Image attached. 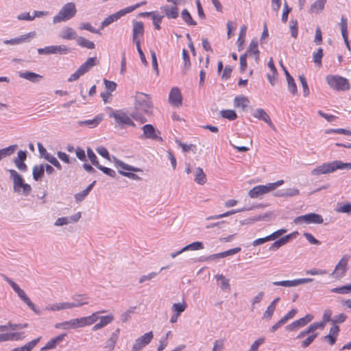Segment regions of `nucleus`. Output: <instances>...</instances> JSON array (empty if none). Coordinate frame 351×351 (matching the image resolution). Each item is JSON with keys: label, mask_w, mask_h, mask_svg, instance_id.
<instances>
[{"label": "nucleus", "mask_w": 351, "mask_h": 351, "mask_svg": "<svg viewBox=\"0 0 351 351\" xmlns=\"http://www.w3.org/2000/svg\"><path fill=\"white\" fill-rule=\"evenodd\" d=\"M134 108L136 112H133L132 117L136 121H141V123L146 122L147 119L140 115L138 111H141L148 116L152 114L153 105L150 96L143 93H136L134 97Z\"/></svg>", "instance_id": "f257e3e1"}, {"label": "nucleus", "mask_w": 351, "mask_h": 351, "mask_svg": "<svg viewBox=\"0 0 351 351\" xmlns=\"http://www.w3.org/2000/svg\"><path fill=\"white\" fill-rule=\"evenodd\" d=\"M351 169V162H343L341 160H334L330 162L323 163L311 171L313 176H319L335 171L336 170Z\"/></svg>", "instance_id": "f03ea898"}, {"label": "nucleus", "mask_w": 351, "mask_h": 351, "mask_svg": "<svg viewBox=\"0 0 351 351\" xmlns=\"http://www.w3.org/2000/svg\"><path fill=\"white\" fill-rule=\"evenodd\" d=\"M10 178L13 180V189L15 193H20L22 189V193L27 195L32 191V187L29 184L24 183L22 176L14 169H10Z\"/></svg>", "instance_id": "7ed1b4c3"}, {"label": "nucleus", "mask_w": 351, "mask_h": 351, "mask_svg": "<svg viewBox=\"0 0 351 351\" xmlns=\"http://www.w3.org/2000/svg\"><path fill=\"white\" fill-rule=\"evenodd\" d=\"M77 12L75 4L73 2L66 3L57 15L53 19V23H58L72 19Z\"/></svg>", "instance_id": "20e7f679"}, {"label": "nucleus", "mask_w": 351, "mask_h": 351, "mask_svg": "<svg viewBox=\"0 0 351 351\" xmlns=\"http://www.w3.org/2000/svg\"><path fill=\"white\" fill-rule=\"evenodd\" d=\"M284 183V180H280L276 182L268 183L265 185H258L253 187L248 192V195L251 198H257L270 191H274L277 187L281 186Z\"/></svg>", "instance_id": "39448f33"}, {"label": "nucleus", "mask_w": 351, "mask_h": 351, "mask_svg": "<svg viewBox=\"0 0 351 351\" xmlns=\"http://www.w3.org/2000/svg\"><path fill=\"white\" fill-rule=\"evenodd\" d=\"M326 82L330 88L338 91H345L350 89L348 80L339 75H328Z\"/></svg>", "instance_id": "423d86ee"}, {"label": "nucleus", "mask_w": 351, "mask_h": 351, "mask_svg": "<svg viewBox=\"0 0 351 351\" xmlns=\"http://www.w3.org/2000/svg\"><path fill=\"white\" fill-rule=\"evenodd\" d=\"M350 256L348 254H344L341 260L336 265L335 270L330 274V276L335 278H343L348 270V262Z\"/></svg>", "instance_id": "0eeeda50"}, {"label": "nucleus", "mask_w": 351, "mask_h": 351, "mask_svg": "<svg viewBox=\"0 0 351 351\" xmlns=\"http://www.w3.org/2000/svg\"><path fill=\"white\" fill-rule=\"evenodd\" d=\"M293 221L295 224H321L323 223V218L319 214L311 213L306 215L298 216L294 219Z\"/></svg>", "instance_id": "6e6552de"}, {"label": "nucleus", "mask_w": 351, "mask_h": 351, "mask_svg": "<svg viewBox=\"0 0 351 351\" xmlns=\"http://www.w3.org/2000/svg\"><path fill=\"white\" fill-rule=\"evenodd\" d=\"M154 334L152 331L148 332L136 339L130 351H141L153 339Z\"/></svg>", "instance_id": "1a4fd4ad"}, {"label": "nucleus", "mask_w": 351, "mask_h": 351, "mask_svg": "<svg viewBox=\"0 0 351 351\" xmlns=\"http://www.w3.org/2000/svg\"><path fill=\"white\" fill-rule=\"evenodd\" d=\"M37 51L40 55L66 54L69 51V49L65 45H52L39 48Z\"/></svg>", "instance_id": "9d476101"}, {"label": "nucleus", "mask_w": 351, "mask_h": 351, "mask_svg": "<svg viewBox=\"0 0 351 351\" xmlns=\"http://www.w3.org/2000/svg\"><path fill=\"white\" fill-rule=\"evenodd\" d=\"M313 319V316L311 314H307L304 317L295 320L291 324L287 325L285 327V329L287 331H296L299 328H301L310 323Z\"/></svg>", "instance_id": "9b49d317"}, {"label": "nucleus", "mask_w": 351, "mask_h": 351, "mask_svg": "<svg viewBox=\"0 0 351 351\" xmlns=\"http://www.w3.org/2000/svg\"><path fill=\"white\" fill-rule=\"evenodd\" d=\"M110 117H113L117 123H123L132 126L135 125L134 123L128 116V114L121 110L112 111L110 114Z\"/></svg>", "instance_id": "f8f14e48"}, {"label": "nucleus", "mask_w": 351, "mask_h": 351, "mask_svg": "<svg viewBox=\"0 0 351 351\" xmlns=\"http://www.w3.org/2000/svg\"><path fill=\"white\" fill-rule=\"evenodd\" d=\"M128 10L125 8H123L111 15H109L106 17L101 23L100 29H102L104 27L108 26L111 23L118 21L121 16L128 14Z\"/></svg>", "instance_id": "ddd939ff"}, {"label": "nucleus", "mask_w": 351, "mask_h": 351, "mask_svg": "<svg viewBox=\"0 0 351 351\" xmlns=\"http://www.w3.org/2000/svg\"><path fill=\"white\" fill-rule=\"evenodd\" d=\"M106 312V311L102 310L100 311L93 313L92 315H90L89 316L82 317L80 318H78L80 327V328L84 327V326H90V325L94 324L99 319V315L100 313H104Z\"/></svg>", "instance_id": "4468645a"}, {"label": "nucleus", "mask_w": 351, "mask_h": 351, "mask_svg": "<svg viewBox=\"0 0 351 351\" xmlns=\"http://www.w3.org/2000/svg\"><path fill=\"white\" fill-rule=\"evenodd\" d=\"M182 97L180 89L177 87L171 88L169 95V102L176 107H180L182 104Z\"/></svg>", "instance_id": "2eb2a0df"}, {"label": "nucleus", "mask_w": 351, "mask_h": 351, "mask_svg": "<svg viewBox=\"0 0 351 351\" xmlns=\"http://www.w3.org/2000/svg\"><path fill=\"white\" fill-rule=\"evenodd\" d=\"M252 116L256 119L265 121L273 130H276L269 116L263 108L256 109L252 113Z\"/></svg>", "instance_id": "dca6fc26"}, {"label": "nucleus", "mask_w": 351, "mask_h": 351, "mask_svg": "<svg viewBox=\"0 0 351 351\" xmlns=\"http://www.w3.org/2000/svg\"><path fill=\"white\" fill-rule=\"evenodd\" d=\"M132 26V40L135 43L136 41H140L138 37L144 34V24L141 21H133Z\"/></svg>", "instance_id": "f3484780"}, {"label": "nucleus", "mask_w": 351, "mask_h": 351, "mask_svg": "<svg viewBox=\"0 0 351 351\" xmlns=\"http://www.w3.org/2000/svg\"><path fill=\"white\" fill-rule=\"evenodd\" d=\"M56 328H60L63 330H71L76 329L80 327L78 318L72 319L69 321H65L60 323H57L55 325Z\"/></svg>", "instance_id": "a211bd4d"}, {"label": "nucleus", "mask_w": 351, "mask_h": 351, "mask_svg": "<svg viewBox=\"0 0 351 351\" xmlns=\"http://www.w3.org/2000/svg\"><path fill=\"white\" fill-rule=\"evenodd\" d=\"M143 136L145 138H150L152 140L162 141V138L158 136L154 127L151 124H146L143 126Z\"/></svg>", "instance_id": "6ab92c4d"}, {"label": "nucleus", "mask_w": 351, "mask_h": 351, "mask_svg": "<svg viewBox=\"0 0 351 351\" xmlns=\"http://www.w3.org/2000/svg\"><path fill=\"white\" fill-rule=\"evenodd\" d=\"M99 322L94 325L92 328L93 331H97L110 324L114 319V317L112 314H110L108 315L99 317Z\"/></svg>", "instance_id": "aec40b11"}, {"label": "nucleus", "mask_w": 351, "mask_h": 351, "mask_svg": "<svg viewBox=\"0 0 351 351\" xmlns=\"http://www.w3.org/2000/svg\"><path fill=\"white\" fill-rule=\"evenodd\" d=\"M75 308L73 302H58L53 304L45 308L46 311H58L61 310L70 309Z\"/></svg>", "instance_id": "412c9836"}, {"label": "nucleus", "mask_w": 351, "mask_h": 351, "mask_svg": "<svg viewBox=\"0 0 351 351\" xmlns=\"http://www.w3.org/2000/svg\"><path fill=\"white\" fill-rule=\"evenodd\" d=\"M35 32H29L27 34L21 36L19 38H12L10 40H5L3 43L5 45H18L26 42L29 38L34 37Z\"/></svg>", "instance_id": "4be33fe9"}, {"label": "nucleus", "mask_w": 351, "mask_h": 351, "mask_svg": "<svg viewBox=\"0 0 351 351\" xmlns=\"http://www.w3.org/2000/svg\"><path fill=\"white\" fill-rule=\"evenodd\" d=\"M194 181L195 182L200 185H204L206 182V176L202 168L196 167L195 169Z\"/></svg>", "instance_id": "5701e85b"}, {"label": "nucleus", "mask_w": 351, "mask_h": 351, "mask_svg": "<svg viewBox=\"0 0 351 351\" xmlns=\"http://www.w3.org/2000/svg\"><path fill=\"white\" fill-rule=\"evenodd\" d=\"M19 75L21 78L25 79L34 83L38 82L43 78L42 75L28 71L25 72H21Z\"/></svg>", "instance_id": "b1692460"}, {"label": "nucleus", "mask_w": 351, "mask_h": 351, "mask_svg": "<svg viewBox=\"0 0 351 351\" xmlns=\"http://www.w3.org/2000/svg\"><path fill=\"white\" fill-rule=\"evenodd\" d=\"M161 10L168 19H176L178 16V10L176 5H165Z\"/></svg>", "instance_id": "393cba45"}, {"label": "nucleus", "mask_w": 351, "mask_h": 351, "mask_svg": "<svg viewBox=\"0 0 351 351\" xmlns=\"http://www.w3.org/2000/svg\"><path fill=\"white\" fill-rule=\"evenodd\" d=\"M95 61L96 58H88L87 60L77 69L78 73L84 75L88 72L93 66L96 64Z\"/></svg>", "instance_id": "a878e982"}, {"label": "nucleus", "mask_w": 351, "mask_h": 351, "mask_svg": "<svg viewBox=\"0 0 351 351\" xmlns=\"http://www.w3.org/2000/svg\"><path fill=\"white\" fill-rule=\"evenodd\" d=\"M60 36L65 40H73L78 38L75 31L70 27L63 28Z\"/></svg>", "instance_id": "bb28decb"}, {"label": "nucleus", "mask_w": 351, "mask_h": 351, "mask_svg": "<svg viewBox=\"0 0 351 351\" xmlns=\"http://www.w3.org/2000/svg\"><path fill=\"white\" fill-rule=\"evenodd\" d=\"M18 296L36 313L40 314V311L36 309L34 304L30 300L27 296L23 290L21 289L19 292H16Z\"/></svg>", "instance_id": "cd10ccee"}, {"label": "nucleus", "mask_w": 351, "mask_h": 351, "mask_svg": "<svg viewBox=\"0 0 351 351\" xmlns=\"http://www.w3.org/2000/svg\"><path fill=\"white\" fill-rule=\"evenodd\" d=\"M113 159L116 167H119L123 170L130 171L132 172L142 171L141 169L128 165L115 157H114Z\"/></svg>", "instance_id": "c85d7f7f"}, {"label": "nucleus", "mask_w": 351, "mask_h": 351, "mask_svg": "<svg viewBox=\"0 0 351 351\" xmlns=\"http://www.w3.org/2000/svg\"><path fill=\"white\" fill-rule=\"evenodd\" d=\"M241 247H239L232 248V249L228 250L223 252L213 254V255L210 256L208 258H207V259H214V258H224V257H226L228 256L235 254L241 251Z\"/></svg>", "instance_id": "c756f323"}, {"label": "nucleus", "mask_w": 351, "mask_h": 351, "mask_svg": "<svg viewBox=\"0 0 351 351\" xmlns=\"http://www.w3.org/2000/svg\"><path fill=\"white\" fill-rule=\"evenodd\" d=\"M41 337H38L35 339H33L32 341L28 342L23 346L16 348L10 351H32V349L38 344V343L40 341Z\"/></svg>", "instance_id": "7c9ffc66"}, {"label": "nucleus", "mask_w": 351, "mask_h": 351, "mask_svg": "<svg viewBox=\"0 0 351 351\" xmlns=\"http://www.w3.org/2000/svg\"><path fill=\"white\" fill-rule=\"evenodd\" d=\"M72 299L73 300V302H72L75 305V308L80 307L88 304V302L87 301L88 297L86 295H75L72 297Z\"/></svg>", "instance_id": "2f4dec72"}, {"label": "nucleus", "mask_w": 351, "mask_h": 351, "mask_svg": "<svg viewBox=\"0 0 351 351\" xmlns=\"http://www.w3.org/2000/svg\"><path fill=\"white\" fill-rule=\"evenodd\" d=\"M215 278L217 281H220V288L223 291H229L230 290V285L229 280L226 278L223 274H218L215 276Z\"/></svg>", "instance_id": "473e14b6"}, {"label": "nucleus", "mask_w": 351, "mask_h": 351, "mask_svg": "<svg viewBox=\"0 0 351 351\" xmlns=\"http://www.w3.org/2000/svg\"><path fill=\"white\" fill-rule=\"evenodd\" d=\"M45 174V165H35L33 167L32 170V175L33 178L36 181L40 180Z\"/></svg>", "instance_id": "72a5a7b5"}, {"label": "nucleus", "mask_w": 351, "mask_h": 351, "mask_svg": "<svg viewBox=\"0 0 351 351\" xmlns=\"http://www.w3.org/2000/svg\"><path fill=\"white\" fill-rule=\"evenodd\" d=\"M249 99L244 96H237L234 99V106L237 108H241L243 110L248 106Z\"/></svg>", "instance_id": "f704fd0d"}, {"label": "nucleus", "mask_w": 351, "mask_h": 351, "mask_svg": "<svg viewBox=\"0 0 351 351\" xmlns=\"http://www.w3.org/2000/svg\"><path fill=\"white\" fill-rule=\"evenodd\" d=\"M103 119H104V116L102 114H99V115L96 116L93 119L81 121L80 123V125H86L89 126L90 128H95L97 125H98L99 124V123L103 120Z\"/></svg>", "instance_id": "c9c22d12"}, {"label": "nucleus", "mask_w": 351, "mask_h": 351, "mask_svg": "<svg viewBox=\"0 0 351 351\" xmlns=\"http://www.w3.org/2000/svg\"><path fill=\"white\" fill-rule=\"evenodd\" d=\"M286 78L287 81L289 90L293 95H295L298 93L297 86L293 77L290 75L289 71H286Z\"/></svg>", "instance_id": "e433bc0d"}, {"label": "nucleus", "mask_w": 351, "mask_h": 351, "mask_svg": "<svg viewBox=\"0 0 351 351\" xmlns=\"http://www.w3.org/2000/svg\"><path fill=\"white\" fill-rule=\"evenodd\" d=\"M96 183V181H93L91 184H90L84 190H83L82 192L77 193L75 195V199L76 202H82L86 196L88 195L89 192L93 189V186Z\"/></svg>", "instance_id": "4c0bfd02"}, {"label": "nucleus", "mask_w": 351, "mask_h": 351, "mask_svg": "<svg viewBox=\"0 0 351 351\" xmlns=\"http://www.w3.org/2000/svg\"><path fill=\"white\" fill-rule=\"evenodd\" d=\"M120 332L119 328H117L114 332L111 334L110 337L107 341L106 347L110 350H112L115 346V344L119 339V335Z\"/></svg>", "instance_id": "58836bf2"}, {"label": "nucleus", "mask_w": 351, "mask_h": 351, "mask_svg": "<svg viewBox=\"0 0 351 351\" xmlns=\"http://www.w3.org/2000/svg\"><path fill=\"white\" fill-rule=\"evenodd\" d=\"M65 336L66 334H61L52 338L46 343L47 348H49V350L56 348L57 345L63 341Z\"/></svg>", "instance_id": "ea45409f"}, {"label": "nucleus", "mask_w": 351, "mask_h": 351, "mask_svg": "<svg viewBox=\"0 0 351 351\" xmlns=\"http://www.w3.org/2000/svg\"><path fill=\"white\" fill-rule=\"evenodd\" d=\"M245 209H237V210H231L230 211H228L226 213H224L223 214H220V215H212V216H210V217H207L206 218V221H210V220H215V219H221L223 217H228L231 215H233V214H235L237 213H239V212H241L243 210H244Z\"/></svg>", "instance_id": "a19ab883"}, {"label": "nucleus", "mask_w": 351, "mask_h": 351, "mask_svg": "<svg viewBox=\"0 0 351 351\" xmlns=\"http://www.w3.org/2000/svg\"><path fill=\"white\" fill-rule=\"evenodd\" d=\"M77 43L78 45L82 47H86L90 49H93L95 47L93 42L88 40L86 38L82 36H78V38H77Z\"/></svg>", "instance_id": "79ce46f5"}, {"label": "nucleus", "mask_w": 351, "mask_h": 351, "mask_svg": "<svg viewBox=\"0 0 351 351\" xmlns=\"http://www.w3.org/2000/svg\"><path fill=\"white\" fill-rule=\"evenodd\" d=\"M327 0H317L315 1L310 8V12H318L319 11H322L324 5L326 3Z\"/></svg>", "instance_id": "37998d69"}, {"label": "nucleus", "mask_w": 351, "mask_h": 351, "mask_svg": "<svg viewBox=\"0 0 351 351\" xmlns=\"http://www.w3.org/2000/svg\"><path fill=\"white\" fill-rule=\"evenodd\" d=\"M181 17L184 21L189 25H196L197 23L193 19L191 14L186 9H184L181 12Z\"/></svg>", "instance_id": "c03bdc74"}, {"label": "nucleus", "mask_w": 351, "mask_h": 351, "mask_svg": "<svg viewBox=\"0 0 351 351\" xmlns=\"http://www.w3.org/2000/svg\"><path fill=\"white\" fill-rule=\"evenodd\" d=\"M204 248V244L201 241H195L183 247V250L188 251V250H199Z\"/></svg>", "instance_id": "a18cd8bd"}, {"label": "nucleus", "mask_w": 351, "mask_h": 351, "mask_svg": "<svg viewBox=\"0 0 351 351\" xmlns=\"http://www.w3.org/2000/svg\"><path fill=\"white\" fill-rule=\"evenodd\" d=\"M220 114L223 118L230 121H234L237 118V114L233 110H222Z\"/></svg>", "instance_id": "49530a36"}, {"label": "nucleus", "mask_w": 351, "mask_h": 351, "mask_svg": "<svg viewBox=\"0 0 351 351\" xmlns=\"http://www.w3.org/2000/svg\"><path fill=\"white\" fill-rule=\"evenodd\" d=\"M317 336L318 333H311L304 340L300 342V347L302 348H306L313 342Z\"/></svg>", "instance_id": "de8ad7c7"}, {"label": "nucleus", "mask_w": 351, "mask_h": 351, "mask_svg": "<svg viewBox=\"0 0 351 351\" xmlns=\"http://www.w3.org/2000/svg\"><path fill=\"white\" fill-rule=\"evenodd\" d=\"M335 210L339 213H346L348 215H351V204L346 202L339 204Z\"/></svg>", "instance_id": "09e8293b"}, {"label": "nucleus", "mask_w": 351, "mask_h": 351, "mask_svg": "<svg viewBox=\"0 0 351 351\" xmlns=\"http://www.w3.org/2000/svg\"><path fill=\"white\" fill-rule=\"evenodd\" d=\"M332 293L339 294H347L351 293V284L346 285L340 287L333 288L330 290Z\"/></svg>", "instance_id": "8fccbe9b"}, {"label": "nucleus", "mask_w": 351, "mask_h": 351, "mask_svg": "<svg viewBox=\"0 0 351 351\" xmlns=\"http://www.w3.org/2000/svg\"><path fill=\"white\" fill-rule=\"evenodd\" d=\"M8 329L12 330H16L21 329V324H12L11 322H8L5 325L0 326V332L5 331Z\"/></svg>", "instance_id": "3c124183"}, {"label": "nucleus", "mask_w": 351, "mask_h": 351, "mask_svg": "<svg viewBox=\"0 0 351 351\" xmlns=\"http://www.w3.org/2000/svg\"><path fill=\"white\" fill-rule=\"evenodd\" d=\"M17 147L16 145H10L8 147L0 149V154L2 158L12 155Z\"/></svg>", "instance_id": "603ef678"}, {"label": "nucleus", "mask_w": 351, "mask_h": 351, "mask_svg": "<svg viewBox=\"0 0 351 351\" xmlns=\"http://www.w3.org/2000/svg\"><path fill=\"white\" fill-rule=\"evenodd\" d=\"M186 308V304L183 302L182 303H174L172 305V310L176 313L175 314L180 315L181 313L184 312Z\"/></svg>", "instance_id": "864d4df0"}, {"label": "nucleus", "mask_w": 351, "mask_h": 351, "mask_svg": "<svg viewBox=\"0 0 351 351\" xmlns=\"http://www.w3.org/2000/svg\"><path fill=\"white\" fill-rule=\"evenodd\" d=\"M45 158L49 162L51 165H53L54 167H56L58 169L61 170L62 169V165L59 162V161L57 160L56 157L47 154L45 156Z\"/></svg>", "instance_id": "5fc2aeb1"}, {"label": "nucleus", "mask_w": 351, "mask_h": 351, "mask_svg": "<svg viewBox=\"0 0 351 351\" xmlns=\"http://www.w3.org/2000/svg\"><path fill=\"white\" fill-rule=\"evenodd\" d=\"M265 295L263 291L258 292L251 300V311H253L255 308V304H258L263 300Z\"/></svg>", "instance_id": "6e6d98bb"}, {"label": "nucleus", "mask_w": 351, "mask_h": 351, "mask_svg": "<svg viewBox=\"0 0 351 351\" xmlns=\"http://www.w3.org/2000/svg\"><path fill=\"white\" fill-rule=\"evenodd\" d=\"M273 285L275 286H282L285 287H296L295 279L292 280L274 281Z\"/></svg>", "instance_id": "4d7b16f0"}, {"label": "nucleus", "mask_w": 351, "mask_h": 351, "mask_svg": "<svg viewBox=\"0 0 351 351\" xmlns=\"http://www.w3.org/2000/svg\"><path fill=\"white\" fill-rule=\"evenodd\" d=\"M87 156L92 162V164L97 168L100 165L99 161L97 160L96 155L90 147L87 148Z\"/></svg>", "instance_id": "13d9d810"}, {"label": "nucleus", "mask_w": 351, "mask_h": 351, "mask_svg": "<svg viewBox=\"0 0 351 351\" xmlns=\"http://www.w3.org/2000/svg\"><path fill=\"white\" fill-rule=\"evenodd\" d=\"M23 332H6L7 341H17L23 338Z\"/></svg>", "instance_id": "bf43d9fd"}, {"label": "nucleus", "mask_w": 351, "mask_h": 351, "mask_svg": "<svg viewBox=\"0 0 351 351\" xmlns=\"http://www.w3.org/2000/svg\"><path fill=\"white\" fill-rule=\"evenodd\" d=\"M245 53H247V55L259 53V51L258 49V42L256 40H252L251 41Z\"/></svg>", "instance_id": "052dcab7"}, {"label": "nucleus", "mask_w": 351, "mask_h": 351, "mask_svg": "<svg viewBox=\"0 0 351 351\" xmlns=\"http://www.w3.org/2000/svg\"><path fill=\"white\" fill-rule=\"evenodd\" d=\"M275 310V308H272L270 306H268L267 309L262 315V319L265 320L267 322L270 321L272 318Z\"/></svg>", "instance_id": "680f3d73"}, {"label": "nucleus", "mask_w": 351, "mask_h": 351, "mask_svg": "<svg viewBox=\"0 0 351 351\" xmlns=\"http://www.w3.org/2000/svg\"><path fill=\"white\" fill-rule=\"evenodd\" d=\"M246 31H247V27H246V25H243L240 29V32H239V38H238V43H239V50H240L241 46L243 44V43L245 41Z\"/></svg>", "instance_id": "e2e57ef3"}, {"label": "nucleus", "mask_w": 351, "mask_h": 351, "mask_svg": "<svg viewBox=\"0 0 351 351\" xmlns=\"http://www.w3.org/2000/svg\"><path fill=\"white\" fill-rule=\"evenodd\" d=\"M289 28L291 33V36L296 38L298 36V21L294 19L290 21Z\"/></svg>", "instance_id": "0e129e2a"}, {"label": "nucleus", "mask_w": 351, "mask_h": 351, "mask_svg": "<svg viewBox=\"0 0 351 351\" xmlns=\"http://www.w3.org/2000/svg\"><path fill=\"white\" fill-rule=\"evenodd\" d=\"M323 56V49L319 48L316 53H313V62L315 64L320 66L322 64V58Z\"/></svg>", "instance_id": "69168bd1"}, {"label": "nucleus", "mask_w": 351, "mask_h": 351, "mask_svg": "<svg viewBox=\"0 0 351 351\" xmlns=\"http://www.w3.org/2000/svg\"><path fill=\"white\" fill-rule=\"evenodd\" d=\"M80 29H86V30H88V31H89L92 33H95V34H100L99 30H97L95 28H94L89 23H80Z\"/></svg>", "instance_id": "338daca9"}, {"label": "nucleus", "mask_w": 351, "mask_h": 351, "mask_svg": "<svg viewBox=\"0 0 351 351\" xmlns=\"http://www.w3.org/2000/svg\"><path fill=\"white\" fill-rule=\"evenodd\" d=\"M265 341L264 338H258L256 339L254 343L251 345V347L249 350V351H258V347L263 344Z\"/></svg>", "instance_id": "774afa93"}]
</instances>
